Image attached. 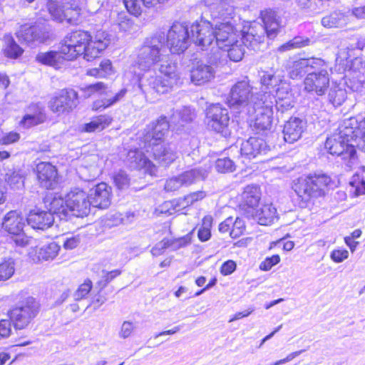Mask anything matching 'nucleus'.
<instances>
[{
  "instance_id": "obj_1",
  "label": "nucleus",
  "mask_w": 365,
  "mask_h": 365,
  "mask_svg": "<svg viewBox=\"0 0 365 365\" xmlns=\"http://www.w3.org/2000/svg\"><path fill=\"white\" fill-rule=\"evenodd\" d=\"M135 63L143 71H149L158 66L160 75L150 72L139 81V88L146 98L169 92L180 79L177 63L171 59L168 53L163 33L145 39L138 49Z\"/></svg>"
},
{
  "instance_id": "obj_2",
  "label": "nucleus",
  "mask_w": 365,
  "mask_h": 365,
  "mask_svg": "<svg viewBox=\"0 0 365 365\" xmlns=\"http://www.w3.org/2000/svg\"><path fill=\"white\" fill-rule=\"evenodd\" d=\"M111 41L110 35L98 31L94 36L84 31L77 30L68 34L60 42L58 50L62 59L73 61L83 56L86 61L97 58Z\"/></svg>"
},
{
  "instance_id": "obj_3",
  "label": "nucleus",
  "mask_w": 365,
  "mask_h": 365,
  "mask_svg": "<svg viewBox=\"0 0 365 365\" xmlns=\"http://www.w3.org/2000/svg\"><path fill=\"white\" fill-rule=\"evenodd\" d=\"M365 151V118L359 120L349 118L343 120L338 132L328 138L325 148L333 156L341 160H351L355 158L356 149Z\"/></svg>"
},
{
  "instance_id": "obj_4",
  "label": "nucleus",
  "mask_w": 365,
  "mask_h": 365,
  "mask_svg": "<svg viewBox=\"0 0 365 365\" xmlns=\"http://www.w3.org/2000/svg\"><path fill=\"white\" fill-rule=\"evenodd\" d=\"M227 103L236 114L242 118H250L256 111V106L262 104L261 99L252 93V88L248 80L236 83L230 89Z\"/></svg>"
},
{
  "instance_id": "obj_5",
  "label": "nucleus",
  "mask_w": 365,
  "mask_h": 365,
  "mask_svg": "<svg viewBox=\"0 0 365 365\" xmlns=\"http://www.w3.org/2000/svg\"><path fill=\"white\" fill-rule=\"evenodd\" d=\"M331 182L326 174L319 173L303 175L293 181L292 188L302 200L307 202L314 197L322 196Z\"/></svg>"
},
{
  "instance_id": "obj_6",
  "label": "nucleus",
  "mask_w": 365,
  "mask_h": 365,
  "mask_svg": "<svg viewBox=\"0 0 365 365\" xmlns=\"http://www.w3.org/2000/svg\"><path fill=\"white\" fill-rule=\"evenodd\" d=\"M169 128V122L165 116H160L147 127V133L145 135V144H148V148H151L155 157L165 155L169 152L168 145L163 143Z\"/></svg>"
},
{
  "instance_id": "obj_7",
  "label": "nucleus",
  "mask_w": 365,
  "mask_h": 365,
  "mask_svg": "<svg viewBox=\"0 0 365 365\" xmlns=\"http://www.w3.org/2000/svg\"><path fill=\"white\" fill-rule=\"evenodd\" d=\"M205 120L208 129L219 133L224 138L231 135L232 130L230 127L228 110L220 104L212 105L207 109Z\"/></svg>"
},
{
  "instance_id": "obj_8",
  "label": "nucleus",
  "mask_w": 365,
  "mask_h": 365,
  "mask_svg": "<svg viewBox=\"0 0 365 365\" xmlns=\"http://www.w3.org/2000/svg\"><path fill=\"white\" fill-rule=\"evenodd\" d=\"M39 304L34 297H28L9 312L11 321L17 329L26 327L37 316Z\"/></svg>"
},
{
  "instance_id": "obj_9",
  "label": "nucleus",
  "mask_w": 365,
  "mask_h": 365,
  "mask_svg": "<svg viewBox=\"0 0 365 365\" xmlns=\"http://www.w3.org/2000/svg\"><path fill=\"white\" fill-rule=\"evenodd\" d=\"M188 28L183 24L176 22L169 29L165 44L168 48V53H180L184 52L190 43Z\"/></svg>"
},
{
  "instance_id": "obj_10",
  "label": "nucleus",
  "mask_w": 365,
  "mask_h": 365,
  "mask_svg": "<svg viewBox=\"0 0 365 365\" xmlns=\"http://www.w3.org/2000/svg\"><path fill=\"white\" fill-rule=\"evenodd\" d=\"M328 68L329 66L324 61V66L321 68H313V71L308 73L304 78V89L318 96H323L329 86Z\"/></svg>"
},
{
  "instance_id": "obj_11",
  "label": "nucleus",
  "mask_w": 365,
  "mask_h": 365,
  "mask_svg": "<svg viewBox=\"0 0 365 365\" xmlns=\"http://www.w3.org/2000/svg\"><path fill=\"white\" fill-rule=\"evenodd\" d=\"M78 94L73 89H63L52 97L48 103L51 110L60 115L70 113L77 105Z\"/></svg>"
},
{
  "instance_id": "obj_12",
  "label": "nucleus",
  "mask_w": 365,
  "mask_h": 365,
  "mask_svg": "<svg viewBox=\"0 0 365 365\" xmlns=\"http://www.w3.org/2000/svg\"><path fill=\"white\" fill-rule=\"evenodd\" d=\"M262 104L256 106V111H255L250 119V126L253 130L257 133L268 130L272 127V101L267 102V99L263 101L261 99Z\"/></svg>"
},
{
  "instance_id": "obj_13",
  "label": "nucleus",
  "mask_w": 365,
  "mask_h": 365,
  "mask_svg": "<svg viewBox=\"0 0 365 365\" xmlns=\"http://www.w3.org/2000/svg\"><path fill=\"white\" fill-rule=\"evenodd\" d=\"M190 32L194 43L202 50L215 44V29L210 22L202 21L192 24Z\"/></svg>"
},
{
  "instance_id": "obj_14",
  "label": "nucleus",
  "mask_w": 365,
  "mask_h": 365,
  "mask_svg": "<svg viewBox=\"0 0 365 365\" xmlns=\"http://www.w3.org/2000/svg\"><path fill=\"white\" fill-rule=\"evenodd\" d=\"M66 206L68 215L83 217L90 212L91 202L88 195L83 190H74L66 195Z\"/></svg>"
},
{
  "instance_id": "obj_15",
  "label": "nucleus",
  "mask_w": 365,
  "mask_h": 365,
  "mask_svg": "<svg viewBox=\"0 0 365 365\" xmlns=\"http://www.w3.org/2000/svg\"><path fill=\"white\" fill-rule=\"evenodd\" d=\"M207 173L205 170L192 169L177 177L167 180L165 184V190L167 192H174L183 186H189L197 180L205 179Z\"/></svg>"
},
{
  "instance_id": "obj_16",
  "label": "nucleus",
  "mask_w": 365,
  "mask_h": 365,
  "mask_svg": "<svg viewBox=\"0 0 365 365\" xmlns=\"http://www.w3.org/2000/svg\"><path fill=\"white\" fill-rule=\"evenodd\" d=\"M16 36L20 41L28 45H34L46 41L48 33L45 27L25 24L20 27Z\"/></svg>"
},
{
  "instance_id": "obj_17",
  "label": "nucleus",
  "mask_w": 365,
  "mask_h": 365,
  "mask_svg": "<svg viewBox=\"0 0 365 365\" xmlns=\"http://www.w3.org/2000/svg\"><path fill=\"white\" fill-rule=\"evenodd\" d=\"M215 44L219 48H225L229 43L236 42L240 33L235 26V22H217L215 27Z\"/></svg>"
},
{
  "instance_id": "obj_18",
  "label": "nucleus",
  "mask_w": 365,
  "mask_h": 365,
  "mask_svg": "<svg viewBox=\"0 0 365 365\" xmlns=\"http://www.w3.org/2000/svg\"><path fill=\"white\" fill-rule=\"evenodd\" d=\"M346 77V83L353 91H361L365 88V66L360 58H356L351 61Z\"/></svg>"
},
{
  "instance_id": "obj_19",
  "label": "nucleus",
  "mask_w": 365,
  "mask_h": 365,
  "mask_svg": "<svg viewBox=\"0 0 365 365\" xmlns=\"http://www.w3.org/2000/svg\"><path fill=\"white\" fill-rule=\"evenodd\" d=\"M111 187L105 182L96 185L90 190L91 205L99 209H106L111 203Z\"/></svg>"
},
{
  "instance_id": "obj_20",
  "label": "nucleus",
  "mask_w": 365,
  "mask_h": 365,
  "mask_svg": "<svg viewBox=\"0 0 365 365\" xmlns=\"http://www.w3.org/2000/svg\"><path fill=\"white\" fill-rule=\"evenodd\" d=\"M240 39L246 47L254 51L258 50L259 45L264 41L263 26L253 22L247 32H244L243 34H240Z\"/></svg>"
},
{
  "instance_id": "obj_21",
  "label": "nucleus",
  "mask_w": 365,
  "mask_h": 365,
  "mask_svg": "<svg viewBox=\"0 0 365 365\" xmlns=\"http://www.w3.org/2000/svg\"><path fill=\"white\" fill-rule=\"evenodd\" d=\"M210 16L213 19L217 20V22L232 21L235 23V0H223L219 2L216 6L210 8Z\"/></svg>"
},
{
  "instance_id": "obj_22",
  "label": "nucleus",
  "mask_w": 365,
  "mask_h": 365,
  "mask_svg": "<svg viewBox=\"0 0 365 365\" xmlns=\"http://www.w3.org/2000/svg\"><path fill=\"white\" fill-rule=\"evenodd\" d=\"M37 177L41 187L53 189L56 183L57 170L49 161H41L36 165Z\"/></svg>"
},
{
  "instance_id": "obj_23",
  "label": "nucleus",
  "mask_w": 365,
  "mask_h": 365,
  "mask_svg": "<svg viewBox=\"0 0 365 365\" xmlns=\"http://www.w3.org/2000/svg\"><path fill=\"white\" fill-rule=\"evenodd\" d=\"M324 66V60L319 58H300L294 61L289 68L290 78L295 79L302 76L313 68H321Z\"/></svg>"
},
{
  "instance_id": "obj_24",
  "label": "nucleus",
  "mask_w": 365,
  "mask_h": 365,
  "mask_svg": "<svg viewBox=\"0 0 365 365\" xmlns=\"http://www.w3.org/2000/svg\"><path fill=\"white\" fill-rule=\"evenodd\" d=\"M66 6L60 5L55 1L50 0L47 3V9L51 17L59 22L67 21L68 23L73 24L78 20L80 15V9L77 6L75 9H68V11L74 13L73 15L69 16L68 13H65Z\"/></svg>"
},
{
  "instance_id": "obj_25",
  "label": "nucleus",
  "mask_w": 365,
  "mask_h": 365,
  "mask_svg": "<svg viewBox=\"0 0 365 365\" xmlns=\"http://www.w3.org/2000/svg\"><path fill=\"white\" fill-rule=\"evenodd\" d=\"M26 220L32 228L43 230L53 225L54 217L48 211L34 209L30 211Z\"/></svg>"
},
{
  "instance_id": "obj_26",
  "label": "nucleus",
  "mask_w": 365,
  "mask_h": 365,
  "mask_svg": "<svg viewBox=\"0 0 365 365\" xmlns=\"http://www.w3.org/2000/svg\"><path fill=\"white\" fill-rule=\"evenodd\" d=\"M276 108L282 113L290 109L294 106V96L290 85L284 81L275 90Z\"/></svg>"
},
{
  "instance_id": "obj_27",
  "label": "nucleus",
  "mask_w": 365,
  "mask_h": 365,
  "mask_svg": "<svg viewBox=\"0 0 365 365\" xmlns=\"http://www.w3.org/2000/svg\"><path fill=\"white\" fill-rule=\"evenodd\" d=\"M215 73V69L211 65L197 62L190 71V80L195 85H202L212 80Z\"/></svg>"
},
{
  "instance_id": "obj_28",
  "label": "nucleus",
  "mask_w": 365,
  "mask_h": 365,
  "mask_svg": "<svg viewBox=\"0 0 365 365\" xmlns=\"http://www.w3.org/2000/svg\"><path fill=\"white\" fill-rule=\"evenodd\" d=\"M305 128V123L299 118L292 117L284 125L283 133L286 142L292 143L299 140Z\"/></svg>"
},
{
  "instance_id": "obj_29",
  "label": "nucleus",
  "mask_w": 365,
  "mask_h": 365,
  "mask_svg": "<svg viewBox=\"0 0 365 365\" xmlns=\"http://www.w3.org/2000/svg\"><path fill=\"white\" fill-rule=\"evenodd\" d=\"M25 225V220L16 211L8 212L2 223L3 228L10 234H18L23 231Z\"/></svg>"
},
{
  "instance_id": "obj_30",
  "label": "nucleus",
  "mask_w": 365,
  "mask_h": 365,
  "mask_svg": "<svg viewBox=\"0 0 365 365\" xmlns=\"http://www.w3.org/2000/svg\"><path fill=\"white\" fill-rule=\"evenodd\" d=\"M261 199L260 187L256 185L246 186L242 193V206H247L250 210L248 212H253L258 205Z\"/></svg>"
},
{
  "instance_id": "obj_31",
  "label": "nucleus",
  "mask_w": 365,
  "mask_h": 365,
  "mask_svg": "<svg viewBox=\"0 0 365 365\" xmlns=\"http://www.w3.org/2000/svg\"><path fill=\"white\" fill-rule=\"evenodd\" d=\"M252 217L262 225H271L278 218L277 209L272 204H265L259 210H255Z\"/></svg>"
},
{
  "instance_id": "obj_32",
  "label": "nucleus",
  "mask_w": 365,
  "mask_h": 365,
  "mask_svg": "<svg viewBox=\"0 0 365 365\" xmlns=\"http://www.w3.org/2000/svg\"><path fill=\"white\" fill-rule=\"evenodd\" d=\"M46 120V115L38 105H31L27 109V113L21 120L20 124L25 128H29L34 125L42 123Z\"/></svg>"
},
{
  "instance_id": "obj_33",
  "label": "nucleus",
  "mask_w": 365,
  "mask_h": 365,
  "mask_svg": "<svg viewBox=\"0 0 365 365\" xmlns=\"http://www.w3.org/2000/svg\"><path fill=\"white\" fill-rule=\"evenodd\" d=\"M45 203L48 212L57 215L60 219L66 220L68 217V207L66 206V199L60 196H54L51 200L46 198Z\"/></svg>"
},
{
  "instance_id": "obj_34",
  "label": "nucleus",
  "mask_w": 365,
  "mask_h": 365,
  "mask_svg": "<svg viewBox=\"0 0 365 365\" xmlns=\"http://www.w3.org/2000/svg\"><path fill=\"white\" fill-rule=\"evenodd\" d=\"M262 19L264 23V34L269 38L275 37L279 29V23L277 15L273 11H264L261 14Z\"/></svg>"
},
{
  "instance_id": "obj_35",
  "label": "nucleus",
  "mask_w": 365,
  "mask_h": 365,
  "mask_svg": "<svg viewBox=\"0 0 365 365\" xmlns=\"http://www.w3.org/2000/svg\"><path fill=\"white\" fill-rule=\"evenodd\" d=\"M3 41L4 45L2 47V51L6 57L16 59L23 54V48L17 44V43L11 35H5L4 36Z\"/></svg>"
},
{
  "instance_id": "obj_36",
  "label": "nucleus",
  "mask_w": 365,
  "mask_h": 365,
  "mask_svg": "<svg viewBox=\"0 0 365 365\" xmlns=\"http://www.w3.org/2000/svg\"><path fill=\"white\" fill-rule=\"evenodd\" d=\"M195 118V113L190 107H183L178 109L172 115L171 123L176 126H184L191 123Z\"/></svg>"
},
{
  "instance_id": "obj_37",
  "label": "nucleus",
  "mask_w": 365,
  "mask_h": 365,
  "mask_svg": "<svg viewBox=\"0 0 365 365\" xmlns=\"http://www.w3.org/2000/svg\"><path fill=\"white\" fill-rule=\"evenodd\" d=\"M128 90L124 88L120 90L112 98H104L102 99L96 100L92 105V109L93 110H98L109 108L120 102L125 96Z\"/></svg>"
},
{
  "instance_id": "obj_38",
  "label": "nucleus",
  "mask_w": 365,
  "mask_h": 365,
  "mask_svg": "<svg viewBox=\"0 0 365 365\" xmlns=\"http://www.w3.org/2000/svg\"><path fill=\"white\" fill-rule=\"evenodd\" d=\"M245 47L243 42L239 38H237L236 42L229 43L226 46L225 48H220V50L226 51L227 57L230 61L234 62H239L242 60L245 55Z\"/></svg>"
},
{
  "instance_id": "obj_39",
  "label": "nucleus",
  "mask_w": 365,
  "mask_h": 365,
  "mask_svg": "<svg viewBox=\"0 0 365 365\" xmlns=\"http://www.w3.org/2000/svg\"><path fill=\"white\" fill-rule=\"evenodd\" d=\"M77 172L82 180L91 181L97 178L102 173V169L97 165L96 161H92L88 165L81 166Z\"/></svg>"
},
{
  "instance_id": "obj_40",
  "label": "nucleus",
  "mask_w": 365,
  "mask_h": 365,
  "mask_svg": "<svg viewBox=\"0 0 365 365\" xmlns=\"http://www.w3.org/2000/svg\"><path fill=\"white\" fill-rule=\"evenodd\" d=\"M260 146L261 140L251 137L242 144L241 153L244 157L249 159L255 158L260 152Z\"/></svg>"
},
{
  "instance_id": "obj_41",
  "label": "nucleus",
  "mask_w": 365,
  "mask_h": 365,
  "mask_svg": "<svg viewBox=\"0 0 365 365\" xmlns=\"http://www.w3.org/2000/svg\"><path fill=\"white\" fill-rule=\"evenodd\" d=\"M113 119L110 115H101L93 118L91 121L85 125V131L95 132L101 131L108 127L112 122Z\"/></svg>"
},
{
  "instance_id": "obj_42",
  "label": "nucleus",
  "mask_w": 365,
  "mask_h": 365,
  "mask_svg": "<svg viewBox=\"0 0 365 365\" xmlns=\"http://www.w3.org/2000/svg\"><path fill=\"white\" fill-rule=\"evenodd\" d=\"M284 81L282 76L278 74L277 71H264L261 77V83L267 89H274L277 86L279 87V84Z\"/></svg>"
},
{
  "instance_id": "obj_43",
  "label": "nucleus",
  "mask_w": 365,
  "mask_h": 365,
  "mask_svg": "<svg viewBox=\"0 0 365 365\" xmlns=\"http://www.w3.org/2000/svg\"><path fill=\"white\" fill-rule=\"evenodd\" d=\"M60 246L55 242H51L41 247L38 252V257L39 260H52L58 254Z\"/></svg>"
},
{
  "instance_id": "obj_44",
  "label": "nucleus",
  "mask_w": 365,
  "mask_h": 365,
  "mask_svg": "<svg viewBox=\"0 0 365 365\" xmlns=\"http://www.w3.org/2000/svg\"><path fill=\"white\" fill-rule=\"evenodd\" d=\"M328 98L334 106H340L346 99V91L339 86H334L329 92Z\"/></svg>"
},
{
  "instance_id": "obj_45",
  "label": "nucleus",
  "mask_w": 365,
  "mask_h": 365,
  "mask_svg": "<svg viewBox=\"0 0 365 365\" xmlns=\"http://www.w3.org/2000/svg\"><path fill=\"white\" fill-rule=\"evenodd\" d=\"M36 59L37 61L48 66H56L62 59L59 50L58 51H51L44 53H39Z\"/></svg>"
},
{
  "instance_id": "obj_46",
  "label": "nucleus",
  "mask_w": 365,
  "mask_h": 365,
  "mask_svg": "<svg viewBox=\"0 0 365 365\" xmlns=\"http://www.w3.org/2000/svg\"><path fill=\"white\" fill-rule=\"evenodd\" d=\"M187 207V205L185 204V200L184 197L175 199L165 202L162 206L161 212L173 215L175 212H180Z\"/></svg>"
},
{
  "instance_id": "obj_47",
  "label": "nucleus",
  "mask_w": 365,
  "mask_h": 365,
  "mask_svg": "<svg viewBox=\"0 0 365 365\" xmlns=\"http://www.w3.org/2000/svg\"><path fill=\"white\" fill-rule=\"evenodd\" d=\"M310 40L308 38L297 36L278 48L280 52L287 51L294 48H302L309 45Z\"/></svg>"
},
{
  "instance_id": "obj_48",
  "label": "nucleus",
  "mask_w": 365,
  "mask_h": 365,
  "mask_svg": "<svg viewBox=\"0 0 365 365\" xmlns=\"http://www.w3.org/2000/svg\"><path fill=\"white\" fill-rule=\"evenodd\" d=\"M133 165L130 166L138 170L140 174H148L151 176L157 175L158 168L152 161H131Z\"/></svg>"
},
{
  "instance_id": "obj_49",
  "label": "nucleus",
  "mask_w": 365,
  "mask_h": 365,
  "mask_svg": "<svg viewBox=\"0 0 365 365\" xmlns=\"http://www.w3.org/2000/svg\"><path fill=\"white\" fill-rule=\"evenodd\" d=\"M15 272V262L12 258H9L0 263V281L10 279Z\"/></svg>"
},
{
  "instance_id": "obj_50",
  "label": "nucleus",
  "mask_w": 365,
  "mask_h": 365,
  "mask_svg": "<svg viewBox=\"0 0 365 365\" xmlns=\"http://www.w3.org/2000/svg\"><path fill=\"white\" fill-rule=\"evenodd\" d=\"M85 93L88 96H91L93 94L108 96V94L111 93V91L107 84L103 82H98L86 86L85 88Z\"/></svg>"
},
{
  "instance_id": "obj_51",
  "label": "nucleus",
  "mask_w": 365,
  "mask_h": 365,
  "mask_svg": "<svg viewBox=\"0 0 365 365\" xmlns=\"http://www.w3.org/2000/svg\"><path fill=\"white\" fill-rule=\"evenodd\" d=\"M344 15L339 12H334L322 19V24L324 27H338L344 24Z\"/></svg>"
},
{
  "instance_id": "obj_52",
  "label": "nucleus",
  "mask_w": 365,
  "mask_h": 365,
  "mask_svg": "<svg viewBox=\"0 0 365 365\" xmlns=\"http://www.w3.org/2000/svg\"><path fill=\"white\" fill-rule=\"evenodd\" d=\"M127 11L135 16H139L145 8L142 0H123Z\"/></svg>"
},
{
  "instance_id": "obj_53",
  "label": "nucleus",
  "mask_w": 365,
  "mask_h": 365,
  "mask_svg": "<svg viewBox=\"0 0 365 365\" xmlns=\"http://www.w3.org/2000/svg\"><path fill=\"white\" fill-rule=\"evenodd\" d=\"M349 50L348 48L341 49L337 53L336 58V63L339 66V71H348L347 69L349 63V58L350 55L349 53Z\"/></svg>"
},
{
  "instance_id": "obj_54",
  "label": "nucleus",
  "mask_w": 365,
  "mask_h": 365,
  "mask_svg": "<svg viewBox=\"0 0 365 365\" xmlns=\"http://www.w3.org/2000/svg\"><path fill=\"white\" fill-rule=\"evenodd\" d=\"M113 181L119 190H124L129 187L130 178L123 170H120L113 176Z\"/></svg>"
},
{
  "instance_id": "obj_55",
  "label": "nucleus",
  "mask_w": 365,
  "mask_h": 365,
  "mask_svg": "<svg viewBox=\"0 0 365 365\" xmlns=\"http://www.w3.org/2000/svg\"><path fill=\"white\" fill-rule=\"evenodd\" d=\"M92 282L90 279L86 280L81 284L76 291L73 293V298L76 301H79L85 298L92 289Z\"/></svg>"
},
{
  "instance_id": "obj_56",
  "label": "nucleus",
  "mask_w": 365,
  "mask_h": 365,
  "mask_svg": "<svg viewBox=\"0 0 365 365\" xmlns=\"http://www.w3.org/2000/svg\"><path fill=\"white\" fill-rule=\"evenodd\" d=\"M215 167L218 173H227L236 170L240 165H235L233 161H215Z\"/></svg>"
},
{
  "instance_id": "obj_57",
  "label": "nucleus",
  "mask_w": 365,
  "mask_h": 365,
  "mask_svg": "<svg viewBox=\"0 0 365 365\" xmlns=\"http://www.w3.org/2000/svg\"><path fill=\"white\" fill-rule=\"evenodd\" d=\"M245 230V222L240 217H236L235 220H232V229L230 235L232 238L239 237Z\"/></svg>"
},
{
  "instance_id": "obj_58",
  "label": "nucleus",
  "mask_w": 365,
  "mask_h": 365,
  "mask_svg": "<svg viewBox=\"0 0 365 365\" xmlns=\"http://www.w3.org/2000/svg\"><path fill=\"white\" fill-rule=\"evenodd\" d=\"M121 274V271L119 269H114L110 272L103 271V275L101 279L99 281V284L101 288H104L106 285L114 279L115 277Z\"/></svg>"
},
{
  "instance_id": "obj_59",
  "label": "nucleus",
  "mask_w": 365,
  "mask_h": 365,
  "mask_svg": "<svg viewBox=\"0 0 365 365\" xmlns=\"http://www.w3.org/2000/svg\"><path fill=\"white\" fill-rule=\"evenodd\" d=\"M117 24L119 29L127 31L132 29L133 23L125 14H120L118 16Z\"/></svg>"
},
{
  "instance_id": "obj_60",
  "label": "nucleus",
  "mask_w": 365,
  "mask_h": 365,
  "mask_svg": "<svg viewBox=\"0 0 365 365\" xmlns=\"http://www.w3.org/2000/svg\"><path fill=\"white\" fill-rule=\"evenodd\" d=\"M134 328L135 327L132 322L128 321L123 322L118 333L119 337L124 339L128 338L131 336Z\"/></svg>"
},
{
  "instance_id": "obj_61",
  "label": "nucleus",
  "mask_w": 365,
  "mask_h": 365,
  "mask_svg": "<svg viewBox=\"0 0 365 365\" xmlns=\"http://www.w3.org/2000/svg\"><path fill=\"white\" fill-rule=\"evenodd\" d=\"M279 261L280 257L279 255H272L270 257H267L263 262H262L259 265V268L263 271H269L274 265L278 264Z\"/></svg>"
},
{
  "instance_id": "obj_62",
  "label": "nucleus",
  "mask_w": 365,
  "mask_h": 365,
  "mask_svg": "<svg viewBox=\"0 0 365 365\" xmlns=\"http://www.w3.org/2000/svg\"><path fill=\"white\" fill-rule=\"evenodd\" d=\"M99 69L103 78H107L114 73L111 61L108 59L102 61L99 65Z\"/></svg>"
},
{
  "instance_id": "obj_63",
  "label": "nucleus",
  "mask_w": 365,
  "mask_h": 365,
  "mask_svg": "<svg viewBox=\"0 0 365 365\" xmlns=\"http://www.w3.org/2000/svg\"><path fill=\"white\" fill-rule=\"evenodd\" d=\"M206 196L204 191H197L192 192L184 197L185 200V204L188 206L192 205L194 202L202 200Z\"/></svg>"
},
{
  "instance_id": "obj_64",
  "label": "nucleus",
  "mask_w": 365,
  "mask_h": 365,
  "mask_svg": "<svg viewBox=\"0 0 365 365\" xmlns=\"http://www.w3.org/2000/svg\"><path fill=\"white\" fill-rule=\"evenodd\" d=\"M331 259L336 263H339L349 257V252L346 250H334L331 252Z\"/></svg>"
}]
</instances>
